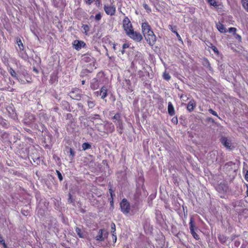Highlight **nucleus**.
Returning a JSON list of instances; mask_svg holds the SVG:
<instances>
[{"instance_id":"f257e3e1","label":"nucleus","mask_w":248,"mask_h":248,"mask_svg":"<svg viewBox=\"0 0 248 248\" xmlns=\"http://www.w3.org/2000/svg\"><path fill=\"white\" fill-rule=\"evenodd\" d=\"M142 31L147 42L150 45L153 46L155 44L156 42V36L153 31L151 29V27L147 22L142 23L141 25Z\"/></svg>"},{"instance_id":"f03ea898","label":"nucleus","mask_w":248,"mask_h":248,"mask_svg":"<svg viewBox=\"0 0 248 248\" xmlns=\"http://www.w3.org/2000/svg\"><path fill=\"white\" fill-rule=\"evenodd\" d=\"M112 119L116 126L117 131L120 134H122L123 133L124 126L121 114L120 113H117L113 117Z\"/></svg>"},{"instance_id":"7ed1b4c3","label":"nucleus","mask_w":248,"mask_h":248,"mask_svg":"<svg viewBox=\"0 0 248 248\" xmlns=\"http://www.w3.org/2000/svg\"><path fill=\"white\" fill-rule=\"evenodd\" d=\"M103 83V79L102 78H100L99 74H97L96 77L91 80L90 82V87L92 90H95L99 88L100 85Z\"/></svg>"},{"instance_id":"20e7f679","label":"nucleus","mask_w":248,"mask_h":248,"mask_svg":"<svg viewBox=\"0 0 248 248\" xmlns=\"http://www.w3.org/2000/svg\"><path fill=\"white\" fill-rule=\"evenodd\" d=\"M189 229L192 236L197 240L200 239L199 235L195 232L198 230V228L194 223V220L193 217H191L189 221Z\"/></svg>"},{"instance_id":"39448f33","label":"nucleus","mask_w":248,"mask_h":248,"mask_svg":"<svg viewBox=\"0 0 248 248\" xmlns=\"http://www.w3.org/2000/svg\"><path fill=\"white\" fill-rule=\"evenodd\" d=\"M121 211L124 214L129 213L130 210V205L128 201L124 198L122 200L120 204Z\"/></svg>"},{"instance_id":"423d86ee","label":"nucleus","mask_w":248,"mask_h":248,"mask_svg":"<svg viewBox=\"0 0 248 248\" xmlns=\"http://www.w3.org/2000/svg\"><path fill=\"white\" fill-rule=\"evenodd\" d=\"M123 27L126 34L133 30L132 25L127 16L125 17L123 20Z\"/></svg>"},{"instance_id":"0eeeda50","label":"nucleus","mask_w":248,"mask_h":248,"mask_svg":"<svg viewBox=\"0 0 248 248\" xmlns=\"http://www.w3.org/2000/svg\"><path fill=\"white\" fill-rule=\"evenodd\" d=\"M103 8L107 15L113 16L115 15L116 9L114 5L104 4Z\"/></svg>"},{"instance_id":"6e6552de","label":"nucleus","mask_w":248,"mask_h":248,"mask_svg":"<svg viewBox=\"0 0 248 248\" xmlns=\"http://www.w3.org/2000/svg\"><path fill=\"white\" fill-rule=\"evenodd\" d=\"M108 89L107 86H103L99 91H96L94 93V94L96 96H100L101 98L105 99V98L108 96Z\"/></svg>"},{"instance_id":"1a4fd4ad","label":"nucleus","mask_w":248,"mask_h":248,"mask_svg":"<svg viewBox=\"0 0 248 248\" xmlns=\"http://www.w3.org/2000/svg\"><path fill=\"white\" fill-rule=\"evenodd\" d=\"M69 95L73 99L80 100L81 98V91L78 89H74L69 93Z\"/></svg>"},{"instance_id":"9d476101","label":"nucleus","mask_w":248,"mask_h":248,"mask_svg":"<svg viewBox=\"0 0 248 248\" xmlns=\"http://www.w3.org/2000/svg\"><path fill=\"white\" fill-rule=\"evenodd\" d=\"M127 35L130 38L137 42H140L142 39L141 34L139 32L135 31L134 30L130 32H128Z\"/></svg>"},{"instance_id":"9b49d317","label":"nucleus","mask_w":248,"mask_h":248,"mask_svg":"<svg viewBox=\"0 0 248 248\" xmlns=\"http://www.w3.org/2000/svg\"><path fill=\"white\" fill-rule=\"evenodd\" d=\"M73 47L77 50L79 51L82 47H86V43L81 40H75L72 43Z\"/></svg>"},{"instance_id":"f8f14e48","label":"nucleus","mask_w":248,"mask_h":248,"mask_svg":"<svg viewBox=\"0 0 248 248\" xmlns=\"http://www.w3.org/2000/svg\"><path fill=\"white\" fill-rule=\"evenodd\" d=\"M94 58L92 56L91 53H87L82 56L81 61L83 62H93Z\"/></svg>"},{"instance_id":"ddd939ff","label":"nucleus","mask_w":248,"mask_h":248,"mask_svg":"<svg viewBox=\"0 0 248 248\" xmlns=\"http://www.w3.org/2000/svg\"><path fill=\"white\" fill-rule=\"evenodd\" d=\"M108 233L106 232L104 229H100L98 232V234L95 237L96 240L100 241H104L106 234L108 235Z\"/></svg>"},{"instance_id":"4468645a","label":"nucleus","mask_w":248,"mask_h":248,"mask_svg":"<svg viewBox=\"0 0 248 248\" xmlns=\"http://www.w3.org/2000/svg\"><path fill=\"white\" fill-rule=\"evenodd\" d=\"M137 75L142 81L146 80L147 78L149 76V72L146 71L139 70L138 71Z\"/></svg>"},{"instance_id":"2eb2a0df","label":"nucleus","mask_w":248,"mask_h":248,"mask_svg":"<svg viewBox=\"0 0 248 248\" xmlns=\"http://www.w3.org/2000/svg\"><path fill=\"white\" fill-rule=\"evenodd\" d=\"M207 1L209 5L214 6L216 9H222L223 7L222 3H218L216 0H207Z\"/></svg>"},{"instance_id":"dca6fc26","label":"nucleus","mask_w":248,"mask_h":248,"mask_svg":"<svg viewBox=\"0 0 248 248\" xmlns=\"http://www.w3.org/2000/svg\"><path fill=\"white\" fill-rule=\"evenodd\" d=\"M105 129L108 133H111L115 130L114 125L111 123H107L105 124Z\"/></svg>"},{"instance_id":"f3484780","label":"nucleus","mask_w":248,"mask_h":248,"mask_svg":"<svg viewBox=\"0 0 248 248\" xmlns=\"http://www.w3.org/2000/svg\"><path fill=\"white\" fill-rule=\"evenodd\" d=\"M221 142L224 146L228 149H231V142L226 137H222Z\"/></svg>"},{"instance_id":"a211bd4d","label":"nucleus","mask_w":248,"mask_h":248,"mask_svg":"<svg viewBox=\"0 0 248 248\" xmlns=\"http://www.w3.org/2000/svg\"><path fill=\"white\" fill-rule=\"evenodd\" d=\"M168 113L170 116H173L175 115V110L174 107L171 102L168 103Z\"/></svg>"},{"instance_id":"6ab92c4d","label":"nucleus","mask_w":248,"mask_h":248,"mask_svg":"<svg viewBox=\"0 0 248 248\" xmlns=\"http://www.w3.org/2000/svg\"><path fill=\"white\" fill-rule=\"evenodd\" d=\"M196 107V104L194 100H190L187 105V109L189 111H192Z\"/></svg>"},{"instance_id":"aec40b11","label":"nucleus","mask_w":248,"mask_h":248,"mask_svg":"<svg viewBox=\"0 0 248 248\" xmlns=\"http://www.w3.org/2000/svg\"><path fill=\"white\" fill-rule=\"evenodd\" d=\"M216 26L218 31L221 33H225L227 32L226 29L225 28L224 26L220 22L217 23Z\"/></svg>"},{"instance_id":"412c9836","label":"nucleus","mask_w":248,"mask_h":248,"mask_svg":"<svg viewBox=\"0 0 248 248\" xmlns=\"http://www.w3.org/2000/svg\"><path fill=\"white\" fill-rule=\"evenodd\" d=\"M16 43L19 47L20 50H23L24 47L21 39L19 37L16 38Z\"/></svg>"},{"instance_id":"4be33fe9","label":"nucleus","mask_w":248,"mask_h":248,"mask_svg":"<svg viewBox=\"0 0 248 248\" xmlns=\"http://www.w3.org/2000/svg\"><path fill=\"white\" fill-rule=\"evenodd\" d=\"M50 222H51L52 224H54V228H55V227H56L58 226V222H57V221L56 220V219H51L50 220ZM52 228H53V227H52V225L50 224H48V230H51Z\"/></svg>"},{"instance_id":"5701e85b","label":"nucleus","mask_w":248,"mask_h":248,"mask_svg":"<svg viewBox=\"0 0 248 248\" xmlns=\"http://www.w3.org/2000/svg\"><path fill=\"white\" fill-rule=\"evenodd\" d=\"M75 231L76 233L80 238H84L85 235L80 228L77 227Z\"/></svg>"},{"instance_id":"b1692460","label":"nucleus","mask_w":248,"mask_h":248,"mask_svg":"<svg viewBox=\"0 0 248 248\" xmlns=\"http://www.w3.org/2000/svg\"><path fill=\"white\" fill-rule=\"evenodd\" d=\"M8 71L12 77L13 78L17 79V74L16 73V71L12 68L10 67L8 69Z\"/></svg>"},{"instance_id":"393cba45","label":"nucleus","mask_w":248,"mask_h":248,"mask_svg":"<svg viewBox=\"0 0 248 248\" xmlns=\"http://www.w3.org/2000/svg\"><path fill=\"white\" fill-rule=\"evenodd\" d=\"M243 8L248 12V0H241Z\"/></svg>"},{"instance_id":"a878e982","label":"nucleus","mask_w":248,"mask_h":248,"mask_svg":"<svg viewBox=\"0 0 248 248\" xmlns=\"http://www.w3.org/2000/svg\"><path fill=\"white\" fill-rule=\"evenodd\" d=\"M69 153H70L69 156L70 158V160L71 161H72L73 160V159H74V157L75 156V152L72 148H69Z\"/></svg>"},{"instance_id":"bb28decb","label":"nucleus","mask_w":248,"mask_h":248,"mask_svg":"<svg viewBox=\"0 0 248 248\" xmlns=\"http://www.w3.org/2000/svg\"><path fill=\"white\" fill-rule=\"evenodd\" d=\"M91 144L88 142L83 143L82 145V150L84 151L91 148Z\"/></svg>"},{"instance_id":"cd10ccee","label":"nucleus","mask_w":248,"mask_h":248,"mask_svg":"<svg viewBox=\"0 0 248 248\" xmlns=\"http://www.w3.org/2000/svg\"><path fill=\"white\" fill-rule=\"evenodd\" d=\"M0 244H1L4 248H8L7 244L5 243L2 235L0 234Z\"/></svg>"},{"instance_id":"c85d7f7f","label":"nucleus","mask_w":248,"mask_h":248,"mask_svg":"<svg viewBox=\"0 0 248 248\" xmlns=\"http://www.w3.org/2000/svg\"><path fill=\"white\" fill-rule=\"evenodd\" d=\"M243 173L244 174L245 180L248 182V170L243 168Z\"/></svg>"},{"instance_id":"c756f323","label":"nucleus","mask_w":248,"mask_h":248,"mask_svg":"<svg viewBox=\"0 0 248 248\" xmlns=\"http://www.w3.org/2000/svg\"><path fill=\"white\" fill-rule=\"evenodd\" d=\"M143 7L146 10V11L148 13H150L151 12L152 10H151V8L146 3H143Z\"/></svg>"},{"instance_id":"7c9ffc66","label":"nucleus","mask_w":248,"mask_h":248,"mask_svg":"<svg viewBox=\"0 0 248 248\" xmlns=\"http://www.w3.org/2000/svg\"><path fill=\"white\" fill-rule=\"evenodd\" d=\"M87 103H88V107L90 108H93L95 106V103L94 101H91V100H88Z\"/></svg>"},{"instance_id":"2f4dec72","label":"nucleus","mask_w":248,"mask_h":248,"mask_svg":"<svg viewBox=\"0 0 248 248\" xmlns=\"http://www.w3.org/2000/svg\"><path fill=\"white\" fill-rule=\"evenodd\" d=\"M102 18V15L100 13H98L94 16V19L96 21H99Z\"/></svg>"},{"instance_id":"473e14b6","label":"nucleus","mask_w":248,"mask_h":248,"mask_svg":"<svg viewBox=\"0 0 248 248\" xmlns=\"http://www.w3.org/2000/svg\"><path fill=\"white\" fill-rule=\"evenodd\" d=\"M22 214L24 216H28L30 215V211L28 210L22 209Z\"/></svg>"},{"instance_id":"72a5a7b5","label":"nucleus","mask_w":248,"mask_h":248,"mask_svg":"<svg viewBox=\"0 0 248 248\" xmlns=\"http://www.w3.org/2000/svg\"><path fill=\"white\" fill-rule=\"evenodd\" d=\"M208 111L211 113L212 115L215 116H217V117H218L219 119H220V117L218 116L217 113L214 111L213 109L212 108H210L208 109Z\"/></svg>"},{"instance_id":"f704fd0d","label":"nucleus","mask_w":248,"mask_h":248,"mask_svg":"<svg viewBox=\"0 0 248 248\" xmlns=\"http://www.w3.org/2000/svg\"><path fill=\"white\" fill-rule=\"evenodd\" d=\"M163 78L167 80H169L170 78V76L169 73L165 72L163 74Z\"/></svg>"},{"instance_id":"c9c22d12","label":"nucleus","mask_w":248,"mask_h":248,"mask_svg":"<svg viewBox=\"0 0 248 248\" xmlns=\"http://www.w3.org/2000/svg\"><path fill=\"white\" fill-rule=\"evenodd\" d=\"M100 119V115L99 114H94L93 116L90 117V120L91 121H93L95 119Z\"/></svg>"},{"instance_id":"e433bc0d","label":"nucleus","mask_w":248,"mask_h":248,"mask_svg":"<svg viewBox=\"0 0 248 248\" xmlns=\"http://www.w3.org/2000/svg\"><path fill=\"white\" fill-rule=\"evenodd\" d=\"M218 238L221 242H225L226 241V237L223 235H220Z\"/></svg>"},{"instance_id":"4c0bfd02","label":"nucleus","mask_w":248,"mask_h":248,"mask_svg":"<svg viewBox=\"0 0 248 248\" xmlns=\"http://www.w3.org/2000/svg\"><path fill=\"white\" fill-rule=\"evenodd\" d=\"M110 227H111V232L112 233H115L114 232L116 230L115 224L113 222H112V223H111V224L110 225Z\"/></svg>"},{"instance_id":"58836bf2","label":"nucleus","mask_w":248,"mask_h":248,"mask_svg":"<svg viewBox=\"0 0 248 248\" xmlns=\"http://www.w3.org/2000/svg\"><path fill=\"white\" fill-rule=\"evenodd\" d=\"M236 31H237L236 28H235L234 27H231V28H229V30H228L229 32H232L233 33V34H235Z\"/></svg>"},{"instance_id":"ea45409f","label":"nucleus","mask_w":248,"mask_h":248,"mask_svg":"<svg viewBox=\"0 0 248 248\" xmlns=\"http://www.w3.org/2000/svg\"><path fill=\"white\" fill-rule=\"evenodd\" d=\"M82 27L84 31H85V32L87 34V32L89 31L90 29L89 26L87 25H83Z\"/></svg>"},{"instance_id":"a19ab883","label":"nucleus","mask_w":248,"mask_h":248,"mask_svg":"<svg viewBox=\"0 0 248 248\" xmlns=\"http://www.w3.org/2000/svg\"><path fill=\"white\" fill-rule=\"evenodd\" d=\"M109 193L110 195L111 198H112L113 196H114V194H113V191L111 188V186L110 185H109V188L108 189Z\"/></svg>"},{"instance_id":"79ce46f5","label":"nucleus","mask_w":248,"mask_h":248,"mask_svg":"<svg viewBox=\"0 0 248 248\" xmlns=\"http://www.w3.org/2000/svg\"><path fill=\"white\" fill-rule=\"evenodd\" d=\"M212 47H211V48L212 49V50L216 53V54H218L219 52H218V50L217 48V47L215 46H213L212 44Z\"/></svg>"},{"instance_id":"37998d69","label":"nucleus","mask_w":248,"mask_h":248,"mask_svg":"<svg viewBox=\"0 0 248 248\" xmlns=\"http://www.w3.org/2000/svg\"><path fill=\"white\" fill-rule=\"evenodd\" d=\"M171 121L172 123H173L174 124H177L178 123V119H177V117H173L171 120Z\"/></svg>"},{"instance_id":"c03bdc74","label":"nucleus","mask_w":248,"mask_h":248,"mask_svg":"<svg viewBox=\"0 0 248 248\" xmlns=\"http://www.w3.org/2000/svg\"><path fill=\"white\" fill-rule=\"evenodd\" d=\"M84 3L88 5H90L94 1V0H83Z\"/></svg>"},{"instance_id":"a18cd8bd","label":"nucleus","mask_w":248,"mask_h":248,"mask_svg":"<svg viewBox=\"0 0 248 248\" xmlns=\"http://www.w3.org/2000/svg\"><path fill=\"white\" fill-rule=\"evenodd\" d=\"M56 172H57L58 177L59 180L60 181L62 180L63 178H62V174L61 173V172L59 170H57Z\"/></svg>"},{"instance_id":"49530a36","label":"nucleus","mask_w":248,"mask_h":248,"mask_svg":"<svg viewBox=\"0 0 248 248\" xmlns=\"http://www.w3.org/2000/svg\"><path fill=\"white\" fill-rule=\"evenodd\" d=\"M63 104H65L67 106L68 108L66 107V109L68 111H70V107L69 103L67 101H63Z\"/></svg>"},{"instance_id":"de8ad7c7","label":"nucleus","mask_w":248,"mask_h":248,"mask_svg":"<svg viewBox=\"0 0 248 248\" xmlns=\"http://www.w3.org/2000/svg\"><path fill=\"white\" fill-rule=\"evenodd\" d=\"M176 26H172V25H170L169 26V29L171 30V31L172 32H173V33L175 32V31H176Z\"/></svg>"},{"instance_id":"09e8293b","label":"nucleus","mask_w":248,"mask_h":248,"mask_svg":"<svg viewBox=\"0 0 248 248\" xmlns=\"http://www.w3.org/2000/svg\"><path fill=\"white\" fill-rule=\"evenodd\" d=\"M66 119L71 120L73 118L72 114L71 113H67L66 115Z\"/></svg>"},{"instance_id":"8fccbe9b","label":"nucleus","mask_w":248,"mask_h":248,"mask_svg":"<svg viewBox=\"0 0 248 248\" xmlns=\"http://www.w3.org/2000/svg\"><path fill=\"white\" fill-rule=\"evenodd\" d=\"M234 34L235 35V38L238 39L239 41L241 42L242 39L241 36L240 35L236 34V33Z\"/></svg>"},{"instance_id":"3c124183","label":"nucleus","mask_w":248,"mask_h":248,"mask_svg":"<svg viewBox=\"0 0 248 248\" xmlns=\"http://www.w3.org/2000/svg\"><path fill=\"white\" fill-rule=\"evenodd\" d=\"M180 98L183 100V101H186L187 99V97L186 96V95H184V94H182L181 95Z\"/></svg>"},{"instance_id":"603ef678","label":"nucleus","mask_w":248,"mask_h":248,"mask_svg":"<svg viewBox=\"0 0 248 248\" xmlns=\"http://www.w3.org/2000/svg\"><path fill=\"white\" fill-rule=\"evenodd\" d=\"M129 47V45L128 43H124L123 45V48L125 49Z\"/></svg>"},{"instance_id":"864d4df0","label":"nucleus","mask_w":248,"mask_h":248,"mask_svg":"<svg viewBox=\"0 0 248 248\" xmlns=\"http://www.w3.org/2000/svg\"><path fill=\"white\" fill-rule=\"evenodd\" d=\"M113 49L114 50L116 51L117 49V46H118V44L117 43H113Z\"/></svg>"},{"instance_id":"5fc2aeb1","label":"nucleus","mask_w":248,"mask_h":248,"mask_svg":"<svg viewBox=\"0 0 248 248\" xmlns=\"http://www.w3.org/2000/svg\"><path fill=\"white\" fill-rule=\"evenodd\" d=\"M68 196H69L68 201L70 202H72L73 200L72 199V195L70 193H69Z\"/></svg>"},{"instance_id":"6e6d98bb","label":"nucleus","mask_w":248,"mask_h":248,"mask_svg":"<svg viewBox=\"0 0 248 248\" xmlns=\"http://www.w3.org/2000/svg\"><path fill=\"white\" fill-rule=\"evenodd\" d=\"M177 37L178 38V40L180 42H181L182 43H183V40H182L181 37L180 36V35H179V34H177Z\"/></svg>"},{"instance_id":"4d7b16f0","label":"nucleus","mask_w":248,"mask_h":248,"mask_svg":"<svg viewBox=\"0 0 248 248\" xmlns=\"http://www.w3.org/2000/svg\"><path fill=\"white\" fill-rule=\"evenodd\" d=\"M54 5L56 7H60V5L58 4V3L56 2V0L54 1Z\"/></svg>"},{"instance_id":"13d9d810","label":"nucleus","mask_w":248,"mask_h":248,"mask_svg":"<svg viewBox=\"0 0 248 248\" xmlns=\"http://www.w3.org/2000/svg\"><path fill=\"white\" fill-rule=\"evenodd\" d=\"M110 203L111 206H113V197L111 198V200H110Z\"/></svg>"},{"instance_id":"bf43d9fd","label":"nucleus","mask_w":248,"mask_h":248,"mask_svg":"<svg viewBox=\"0 0 248 248\" xmlns=\"http://www.w3.org/2000/svg\"><path fill=\"white\" fill-rule=\"evenodd\" d=\"M112 236H113V238H114V239H115V241H116V239H117V237H116V234H115L114 233H112Z\"/></svg>"},{"instance_id":"052dcab7","label":"nucleus","mask_w":248,"mask_h":248,"mask_svg":"<svg viewBox=\"0 0 248 248\" xmlns=\"http://www.w3.org/2000/svg\"><path fill=\"white\" fill-rule=\"evenodd\" d=\"M246 186L247 188L246 194H247V196L248 197V184H246Z\"/></svg>"},{"instance_id":"680f3d73","label":"nucleus","mask_w":248,"mask_h":248,"mask_svg":"<svg viewBox=\"0 0 248 248\" xmlns=\"http://www.w3.org/2000/svg\"><path fill=\"white\" fill-rule=\"evenodd\" d=\"M121 52L122 53V54H124L125 52V50H124V49L123 48L121 50Z\"/></svg>"},{"instance_id":"e2e57ef3","label":"nucleus","mask_w":248,"mask_h":248,"mask_svg":"<svg viewBox=\"0 0 248 248\" xmlns=\"http://www.w3.org/2000/svg\"><path fill=\"white\" fill-rule=\"evenodd\" d=\"M228 18L230 19V20L232 21V16H228Z\"/></svg>"},{"instance_id":"0e129e2a","label":"nucleus","mask_w":248,"mask_h":248,"mask_svg":"<svg viewBox=\"0 0 248 248\" xmlns=\"http://www.w3.org/2000/svg\"><path fill=\"white\" fill-rule=\"evenodd\" d=\"M174 33H175V34H176V36L177 35V34H179V33H178V32H177L176 31H175V32H174Z\"/></svg>"},{"instance_id":"69168bd1","label":"nucleus","mask_w":248,"mask_h":248,"mask_svg":"<svg viewBox=\"0 0 248 248\" xmlns=\"http://www.w3.org/2000/svg\"><path fill=\"white\" fill-rule=\"evenodd\" d=\"M52 78V77H51V79H50V80H49V82H50V83H51V84H52V83H53V82H51Z\"/></svg>"},{"instance_id":"338daca9","label":"nucleus","mask_w":248,"mask_h":248,"mask_svg":"<svg viewBox=\"0 0 248 248\" xmlns=\"http://www.w3.org/2000/svg\"><path fill=\"white\" fill-rule=\"evenodd\" d=\"M84 84H85V81L84 80H82V84L84 85Z\"/></svg>"},{"instance_id":"774afa93","label":"nucleus","mask_w":248,"mask_h":248,"mask_svg":"<svg viewBox=\"0 0 248 248\" xmlns=\"http://www.w3.org/2000/svg\"><path fill=\"white\" fill-rule=\"evenodd\" d=\"M54 109H55V110H58V108H57H57H54Z\"/></svg>"}]
</instances>
